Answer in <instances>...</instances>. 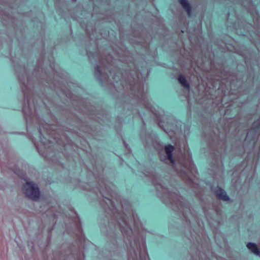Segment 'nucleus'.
Segmentation results:
<instances>
[{"mask_svg": "<svg viewBox=\"0 0 260 260\" xmlns=\"http://www.w3.org/2000/svg\"><path fill=\"white\" fill-rule=\"evenodd\" d=\"M23 190L26 196L33 200H37L40 196L38 186L32 182H27L23 187Z\"/></svg>", "mask_w": 260, "mask_h": 260, "instance_id": "obj_3", "label": "nucleus"}, {"mask_svg": "<svg viewBox=\"0 0 260 260\" xmlns=\"http://www.w3.org/2000/svg\"><path fill=\"white\" fill-rule=\"evenodd\" d=\"M77 230H78V233L79 235H80V240H82L83 237H82V230L81 229V227L80 226V224H78L77 225Z\"/></svg>", "mask_w": 260, "mask_h": 260, "instance_id": "obj_11", "label": "nucleus"}, {"mask_svg": "<svg viewBox=\"0 0 260 260\" xmlns=\"http://www.w3.org/2000/svg\"><path fill=\"white\" fill-rule=\"evenodd\" d=\"M40 135L41 136H42V134H41V133L40 132Z\"/></svg>", "mask_w": 260, "mask_h": 260, "instance_id": "obj_15", "label": "nucleus"}, {"mask_svg": "<svg viewBox=\"0 0 260 260\" xmlns=\"http://www.w3.org/2000/svg\"><path fill=\"white\" fill-rule=\"evenodd\" d=\"M106 192L103 189H100L101 194L103 196L104 199L102 203L105 210L109 214L110 216L112 217L114 214V204L112 200L111 191L105 187Z\"/></svg>", "mask_w": 260, "mask_h": 260, "instance_id": "obj_2", "label": "nucleus"}, {"mask_svg": "<svg viewBox=\"0 0 260 260\" xmlns=\"http://www.w3.org/2000/svg\"><path fill=\"white\" fill-rule=\"evenodd\" d=\"M34 145H35V146L36 147V148L37 149H39L38 148V145L35 142H34Z\"/></svg>", "mask_w": 260, "mask_h": 260, "instance_id": "obj_13", "label": "nucleus"}, {"mask_svg": "<svg viewBox=\"0 0 260 260\" xmlns=\"http://www.w3.org/2000/svg\"><path fill=\"white\" fill-rule=\"evenodd\" d=\"M175 149L174 146L171 144H168L165 147L166 153L167 155L168 159L172 164L175 163V159L173 157V152Z\"/></svg>", "mask_w": 260, "mask_h": 260, "instance_id": "obj_6", "label": "nucleus"}, {"mask_svg": "<svg viewBox=\"0 0 260 260\" xmlns=\"http://www.w3.org/2000/svg\"><path fill=\"white\" fill-rule=\"evenodd\" d=\"M183 9L187 12V15L190 16L192 13V8L187 0H178Z\"/></svg>", "mask_w": 260, "mask_h": 260, "instance_id": "obj_8", "label": "nucleus"}, {"mask_svg": "<svg viewBox=\"0 0 260 260\" xmlns=\"http://www.w3.org/2000/svg\"><path fill=\"white\" fill-rule=\"evenodd\" d=\"M246 246L254 254L257 255H260V251L255 243L249 242L247 244Z\"/></svg>", "mask_w": 260, "mask_h": 260, "instance_id": "obj_10", "label": "nucleus"}, {"mask_svg": "<svg viewBox=\"0 0 260 260\" xmlns=\"http://www.w3.org/2000/svg\"><path fill=\"white\" fill-rule=\"evenodd\" d=\"M256 123H257V125L250 129L248 131V132L247 134V136L246 137V139H248L249 138V135L252 134L253 136L251 138V141L252 142L255 143V142L257 140L258 135L257 133H258V131L260 129V119H258L255 121Z\"/></svg>", "mask_w": 260, "mask_h": 260, "instance_id": "obj_5", "label": "nucleus"}, {"mask_svg": "<svg viewBox=\"0 0 260 260\" xmlns=\"http://www.w3.org/2000/svg\"><path fill=\"white\" fill-rule=\"evenodd\" d=\"M25 90L26 89H23V92L24 95V101L25 102H27V106L25 105L23 107L22 110L26 122L27 124H28L29 121L30 122V121L36 117V107L35 106L33 108L31 107L30 99L29 98L28 95Z\"/></svg>", "mask_w": 260, "mask_h": 260, "instance_id": "obj_1", "label": "nucleus"}, {"mask_svg": "<svg viewBox=\"0 0 260 260\" xmlns=\"http://www.w3.org/2000/svg\"><path fill=\"white\" fill-rule=\"evenodd\" d=\"M83 257H84L83 254L80 253L79 256H77L76 258H77V260H82V258Z\"/></svg>", "mask_w": 260, "mask_h": 260, "instance_id": "obj_12", "label": "nucleus"}, {"mask_svg": "<svg viewBox=\"0 0 260 260\" xmlns=\"http://www.w3.org/2000/svg\"><path fill=\"white\" fill-rule=\"evenodd\" d=\"M41 143L43 144V145H45V142L43 141V140L41 138Z\"/></svg>", "mask_w": 260, "mask_h": 260, "instance_id": "obj_14", "label": "nucleus"}, {"mask_svg": "<svg viewBox=\"0 0 260 260\" xmlns=\"http://www.w3.org/2000/svg\"><path fill=\"white\" fill-rule=\"evenodd\" d=\"M215 193L219 200L224 201H228L230 200V198L226 194L225 191L221 187H217Z\"/></svg>", "mask_w": 260, "mask_h": 260, "instance_id": "obj_7", "label": "nucleus"}, {"mask_svg": "<svg viewBox=\"0 0 260 260\" xmlns=\"http://www.w3.org/2000/svg\"><path fill=\"white\" fill-rule=\"evenodd\" d=\"M178 80L180 83V84L184 88H186L187 89L189 90L190 88V85L188 83V82L186 80V78L185 76L183 75L180 74L179 75L178 77Z\"/></svg>", "mask_w": 260, "mask_h": 260, "instance_id": "obj_9", "label": "nucleus"}, {"mask_svg": "<svg viewBox=\"0 0 260 260\" xmlns=\"http://www.w3.org/2000/svg\"><path fill=\"white\" fill-rule=\"evenodd\" d=\"M100 66H98L95 68L94 74L95 76L98 78L101 81L103 78L106 79L107 77V75L105 74V73L103 72L102 68L108 69L110 63L108 60V57H101L100 59Z\"/></svg>", "mask_w": 260, "mask_h": 260, "instance_id": "obj_4", "label": "nucleus"}]
</instances>
